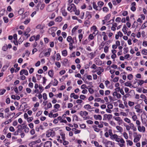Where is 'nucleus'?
I'll list each match as a JSON object with an SVG mask.
<instances>
[{
    "instance_id": "nucleus-8",
    "label": "nucleus",
    "mask_w": 147,
    "mask_h": 147,
    "mask_svg": "<svg viewBox=\"0 0 147 147\" xmlns=\"http://www.w3.org/2000/svg\"><path fill=\"white\" fill-rule=\"evenodd\" d=\"M140 108L141 106L139 104L136 105L134 107V108L136 110V112L139 114H141L143 112V109Z\"/></svg>"
},
{
    "instance_id": "nucleus-30",
    "label": "nucleus",
    "mask_w": 147,
    "mask_h": 147,
    "mask_svg": "<svg viewBox=\"0 0 147 147\" xmlns=\"http://www.w3.org/2000/svg\"><path fill=\"white\" fill-rule=\"evenodd\" d=\"M62 20V18L61 16H58L56 18L55 21L56 22H60Z\"/></svg>"
},
{
    "instance_id": "nucleus-21",
    "label": "nucleus",
    "mask_w": 147,
    "mask_h": 147,
    "mask_svg": "<svg viewBox=\"0 0 147 147\" xmlns=\"http://www.w3.org/2000/svg\"><path fill=\"white\" fill-rule=\"evenodd\" d=\"M55 3L53 2L52 3L50 4L49 5V7L51 9L49 11H51L54 10L55 9V7L54 6Z\"/></svg>"
},
{
    "instance_id": "nucleus-27",
    "label": "nucleus",
    "mask_w": 147,
    "mask_h": 147,
    "mask_svg": "<svg viewBox=\"0 0 147 147\" xmlns=\"http://www.w3.org/2000/svg\"><path fill=\"white\" fill-rule=\"evenodd\" d=\"M96 125H94L92 126V127L94 129V130L96 132H99L100 130V129Z\"/></svg>"
},
{
    "instance_id": "nucleus-29",
    "label": "nucleus",
    "mask_w": 147,
    "mask_h": 147,
    "mask_svg": "<svg viewBox=\"0 0 147 147\" xmlns=\"http://www.w3.org/2000/svg\"><path fill=\"white\" fill-rule=\"evenodd\" d=\"M111 16L110 13H109L106 15L104 18V19L106 21H107L110 18Z\"/></svg>"
},
{
    "instance_id": "nucleus-45",
    "label": "nucleus",
    "mask_w": 147,
    "mask_h": 147,
    "mask_svg": "<svg viewBox=\"0 0 147 147\" xmlns=\"http://www.w3.org/2000/svg\"><path fill=\"white\" fill-rule=\"evenodd\" d=\"M94 36L90 34L88 36V39L89 40H92L94 39Z\"/></svg>"
},
{
    "instance_id": "nucleus-50",
    "label": "nucleus",
    "mask_w": 147,
    "mask_h": 147,
    "mask_svg": "<svg viewBox=\"0 0 147 147\" xmlns=\"http://www.w3.org/2000/svg\"><path fill=\"white\" fill-rule=\"evenodd\" d=\"M39 88L40 90V91L39 92V93L41 94L42 92L44 90V89L43 88V87L41 85H39Z\"/></svg>"
},
{
    "instance_id": "nucleus-47",
    "label": "nucleus",
    "mask_w": 147,
    "mask_h": 147,
    "mask_svg": "<svg viewBox=\"0 0 147 147\" xmlns=\"http://www.w3.org/2000/svg\"><path fill=\"white\" fill-rule=\"evenodd\" d=\"M52 82H53V81H51V82L49 84L45 87V89H46L50 88L52 84Z\"/></svg>"
},
{
    "instance_id": "nucleus-39",
    "label": "nucleus",
    "mask_w": 147,
    "mask_h": 147,
    "mask_svg": "<svg viewBox=\"0 0 147 147\" xmlns=\"http://www.w3.org/2000/svg\"><path fill=\"white\" fill-rule=\"evenodd\" d=\"M127 28L126 25H123V28L122 29V31L123 32L125 33H126L127 32Z\"/></svg>"
},
{
    "instance_id": "nucleus-34",
    "label": "nucleus",
    "mask_w": 147,
    "mask_h": 147,
    "mask_svg": "<svg viewBox=\"0 0 147 147\" xmlns=\"http://www.w3.org/2000/svg\"><path fill=\"white\" fill-rule=\"evenodd\" d=\"M40 140H36L32 142H30L29 144V145H33L36 144L40 142Z\"/></svg>"
},
{
    "instance_id": "nucleus-9",
    "label": "nucleus",
    "mask_w": 147,
    "mask_h": 147,
    "mask_svg": "<svg viewBox=\"0 0 147 147\" xmlns=\"http://www.w3.org/2000/svg\"><path fill=\"white\" fill-rule=\"evenodd\" d=\"M112 115L111 114H105L103 116V120H109L112 119Z\"/></svg>"
},
{
    "instance_id": "nucleus-16",
    "label": "nucleus",
    "mask_w": 147,
    "mask_h": 147,
    "mask_svg": "<svg viewBox=\"0 0 147 147\" xmlns=\"http://www.w3.org/2000/svg\"><path fill=\"white\" fill-rule=\"evenodd\" d=\"M123 35L121 32L119 31L117 32V34H116L115 35V38L116 39H118L119 38V37H121L123 36Z\"/></svg>"
},
{
    "instance_id": "nucleus-12",
    "label": "nucleus",
    "mask_w": 147,
    "mask_h": 147,
    "mask_svg": "<svg viewBox=\"0 0 147 147\" xmlns=\"http://www.w3.org/2000/svg\"><path fill=\"white\" fill-rule=\"evenodd\" d=\"M104 71V69L102 67H98L97 68V71H96L97 74L100 75Z\"/></svg>"
},
{
    "instance_id": "nucleus-57",
    "label": "nucleus",
    "mask_w": 147,
    "mask_h": 147,
    "mask_svg": "<svg viewBox=\"0 0 147 147\" xmlns=\"http://www.w3.org/2000/svg\"><path fill=\"white\" fill-rule=\"evenodd\" d=\"M140 138H141L134 137V142L135 143H137L140 140Z\"/></svg>"
},
{
    "instance_id": "nucleus-41",
    "label": "nucleus",
    "mask_w": 147,
    "mask_h": 147,
    "mask_svg": "<svg viewBox=\"0 0 147 147\" xmlns=\"http://www.w3.org/2000/svg\"><path fill=\"white\" fill-rule=\"evenodd\" d=\"M78 26H76L72 29L71 30V33L73 34H74L75 31L78 29Z\"/></svg>"
},
{
    "instance_id": "nucleus-2",
    "label": "nucleus",
    "mask_w": 147,
    "mask_h": 147,
    "mask_svg": "<svg viewBox=\"0 0 147 147\" xmlns=\"http://www.w3.org/2000/svg\"><path fill=\"white\" fill-rule=\"evenodd\" d=\"M113 140H115L116 142H118V145L120 147H125V142L121 137L117 135Z\"/></svg>"
},
{
    "instance_id": "nucleus-61",
    "label": "nucleus",
    "mask_w": 147,
    "mask_h": 147,
    "mask_svg": "<svg viewBox=\"0 0 147 147\" xmlns=\"http://www.w3.org/2000/svg\"><path fill=\"white\" fill-rule=\"evenodd\" d=\"M126 142L127 143V145H129V146H131L133 144L132 142L130 140H127Z\"/></svg>"
},
{
    "instance_id": "nucleus-60",
    "label": "nucleus",
    "mask_w": 147,
    "mask_h": 147,
    "mask_svg": "<svg viewBox=\"0 0 147 147\" xmlns=\"http://www.w3.org/2000/svg\"><path fill=\"white\" fill-rule=\"evenodd\" d=\"M8 67V66L7 65H4L1 70V71L2 72L4 71Z\"/></svg>"
},
{
    "instance_id": "nucleus-64",
    "label": "nucleus",
    "mask_w": 147,
    "mask_h": 147,
    "mask_svg": "<svg viewBox=\"0 0 147 147\" xmlns=\"http://www.w3.org/2000/svg\"><path fill=\"white\" fill-rule=\"evenodd\" d=\"M24 9H20L18 11V13L20 15H22L24 12Z\"/></svg>"
},
{
    "instance_id": "nucleus-26",
    "label": "nucleus",
    "mask_w": 147,
    "mask_h": 147,
    "mask_svg": "<svg viewBox=\"0 0 147 147\" xmlns=\"http://www.w3.org/2000/svg\"><path fill=\"white\" fill-rule=\"evenodd\" d=\"M96 63L98 65H101L102 64V61L99 59H97L96 60Z\"/></svg>"
},
{
    "instance_id": "nucleus-20",
    "label": "nucleus",
    "mask_w": 147,
    "mask_h": 147,
    "mask_svg": "<svg viewBox=\"0 0 147 147\" xmlns=\"http://www.w3.org/2000/svg\"><path fill=\"white\" fill-rule=\"evenodd\" d=\"M93 117L95 120H101L102 119V117L100 115H94L93 116Z\"/></svg>"
},
{
    "instance_id": "nucleus-7",
    "label": "nucleus",
    "mask_w": 147,
    "mask_h": 147,
    "mask_svg": "<svg viewBox=\"0 0 147 147\" xmlns=\"http://www.w3.org/2000/svg\"><path fill=\"white\" fill-rule=\"evenodd\" d=\"M55 134V132L53 130L49 129L46 132V136L47 137H53Z\"/></svg>"
},
{
    "instance_id": "nucleus-32",
    "label": "nucleus",
    "mask_w": 147,
    "mask_h": 147,
    "mask_svg": "<svg viewBox=\"0 0 147 147\" xmlns=\"http://www.w3.org/2000/svg\"><path fill=\"white\" fill-rule=\"evenodd\" d=\"M134 137L141 138L142 136L141 134H138L137 132H134L133 133Z\"/></svg>"
},
{
    "instance_id": "nucleus-1",
    "label": "nucleus",
    "mask_w": 147,
    "mask_h": 147,
    "mask_svg": "<svg viewBox=\"0 0 147 147\" xmlns=\"http://www.w3.org/2000/svg\"><path fill=\"white\" fill-rule=\"evenodd\" d=\"M67 40L69 43V49L72 50L74 48L73 44L77 42L76 38V37L72 38L71 36H68L67 38Z\"/></svg>"
},
{
    "instance_id": "nucleus-3",
    "label": "nucleus",
    "mask_w": 147,
    "mask_h": 147,
    "mask_svg": "<svg viewBox=\"0 0 147 147\" xmlns=\"http://www.w3.org/2000/svg\"><path fill=\"white\" fill-rule=\"evenodd\" d=\"M102 143L106 147H114L115 143L112 141H108L106 139L103 140Z\"/></svg>"
},
{
    "instance_id": "nucleus-33",
    "label": "nucleus",
    "mask_w": 147,
    "mask_h": 147,
    "mask_svg": "<svg viewBox=\"0 0 147 147\" xmlns=\"http://www.w3.org/2000/svg\"><path fill=\"white\" fill-rule=\"evenodd\" d=\"M122 0H112V3L113 5H115L117 4L120 3Z\"/></svg>"
},
{
    "instance_id": "nucleus-19",
    "label": "nucleus",
    "mask_w": 147,
    "mask_h": 147,
    "mask_svg": "<svg viewBox=\"0 0 147 147\" xmlns=\"http://www.w3.org/2000/svg\"><path fill=\"white\" fill-rule=\"evenodd\" d=\"M52 145L51 141H48L46 142L44 144V147H51Z\"/></svg>"
},
{
    "instance_id": "nucleus-35",
    "label": "nucleus",
    "mask_w": 147,
    "mask_h": 147,
    "mask_svg": "<svg viewBox=\"0 0 147 147\" xmlns=\"http://www.w3.org/2000/svg\"><path fill=\"white\" fill-rule=\"evenodd\" d=\"M67 54V51L66 50H64L62 51V55L64 57L66 56Z\"/></svg>"
},
{
    "instance_id": "nucleus-18",
    "label": "nucleus",
    "mask_w": 147,
    "mask_h": 147,
    "mask_svg": "<svg viewBox=\"0 0 147 147\" xmlns=\"http://www.w3.org/2000/svg\"><path fill=\"white\" fill-rule=\"evenodd\" d=\"M23 74L27 76L28 74V71L26 70L22 69L21 70L20 72V75H22Z\"/></svg>"
},
{
    "instance_id": "nucleus-51",
    "label": "nucleus",
    "mask_w": 147,
    "mask_h": 147,
    "mask_svg": "<svg viewBox=\"0 0 147 147\" xmlns=\"http://www.w3.org/2000/svg\"><path fill=\"white\" fill-rule=\"evenodd\" d=\"M134 115H133L132 117V118L133 119V120L134 121H135L137 120L138 118L137 116L136 115H135V113H134Z\"/></svg>"
},
{
    "instance_id": "nucleus-17",
    "label": "nucleus",
    "mask_w": 147,
    "mask_h": 147,
    "mask_svg": "<svg viewBox=\"0 0 147 147\" xmlns=\"http://www.w3.org/2000/svg\"><path fill=\"white\" fill-rule=\"evenodd\" d=\"M57 119L59 121L60 123H66L67 122V121L65 119H64L62 118V117L61 116H59L57 117Z\"/></svg>"
},
{
    "instance_id": "nucleus-6",
    "label": "nucleus",
    "mask_w": 147,
    "mask_h": 147,
    "mask_svg": "<svg viewBox=\"0 0 147 147\" xmlns=\"http://www.w3.org/2000/svg\"><path fill=\"white\" fill-rule=\"evenodd\" d=\"M76 7L73 3H72L69 5L67 8L68 11H69L70 12L75 11L76 9Z\"/></svg>"
},
{
    "instance_id": "nucleus-48",
    "label": "nucleus",
    "mask_w": 147,
    "mask_h": 147,
    "mask_svg": "<svg viewBox=\"0 0 147 147\" xmlns=\"http://www.w3.org/2000/svg\"><path fill=\"white\" fill-rule=\"evenodd\" d=\"M52 82H53V81H51V82L49 84L45 87V89H46L50 88L52 84Z\"/></svg>"
},
{
    "instance_id": "nucleus-59",
    "label": "nucleus",
    "mask_w": 147,
    "mask_h": 147,
    "mask_svg": "<svg viewBox=\"0 0 147 147\" xmlns=\"http://www.w3.org/2000/svg\"><path fill=\"white\" fill-rule=\"evenodd\" d=\"M109 51V47L106 46L104 48V51L105 53H107Z\"/></svg>"
},
{
    "instance_id": "nucleus-46",
    "label": "nucleus",
    "mask_w": 147,
    "mask_h": 147,
    "mask_svg": "<svg viewBox=\"0 0 147 147\" xmlns=\"http://www.w3.org/2000/svg\"><path fill=\"white\" fill-rule=\"evenodd\" d=\"M123 16H127L128 14V11H123L121 12Z\"/></svg>"
},
{
    "instance_id": "nucleus-43",
    "label": "nucleus",
    "mask_w": 147,
    "mask_h": 147,
    "mask_svg": "<svg viewBox=\"0 0 147 147\" xmlns=\"http://www.w3.org/2000/svg\"><path fill=\"white\" fill-rule=\"evenodd\" d=\"M55 24V22L52 21H50L48 24V25L49 27L51 26H52L54 25Z\"/></svg>"
},
{
    "instance_id": "nucleus-42",
    "label": "nucleus",
    "mask_w": 147,
    "mask_h": 147,
    "mask_svg": "<svg viewBox=\"0 0 147 147\" xmlns=\"http://www.w3.org/2000/svg\"><path fill=\"white\" fill-rule=\"evenodd\" d=\"M6 91V90L5 89H0V96L4 94Z\"/></svg>"
},
{
    "instance_id": "nucleus-22",
    "label": "nucleus",
    "mask_w": 147,
    "mask_h": 147,
    "mask_svg": "<svg viewBox=\"0 0 147 147\" xmlns=\"http://www.w3.org/2000/svg\"><path fill=\"white\" fill-rule=\"evenodd\" d=\"M88 114V113L86 111H81L80 112V115L82 117L86 116Z\"/></svg>"
},
{
    "instance_id": "nucleus-37",
    "label": "nucleus",
    "mask_w": 147,
    "mask_h": 147,
    "mask_svg": "<svg viewBox=\"0 0 147 147\" xmlns=\"http://www.w3.org/2000/svg\"><path fill=\"white\" fill-rule=\"evenodd\" d=\"M53 81V82H52V85L54 86H57L58 83V81L55 78L54 80V81Z\"/></svg>"
},
{
    "instance_id": "nucleus-25",
    "label": "nucleus",
    "mask_w": 147,
    "mask_h": 147,
    "mask_svg": "<svg viewBox=\"0 0 147 147\" xmlns=\"http://www.w3.org/2000/svg\"><path fill=\"white\" fill-rule=\"evenodd\" d=\"M92 6L93 8L95 9L96 10H98V6L97 5L96 3L93 1L92 3Z\"/></svg>"
},
{
    "instance_id": "nucleus-56",
    "label": "nucleus",
    "mask_w": 147,
    "mask_h": 147,
    "mask_svg": "<svg viewBox=\"0 0 147 147\" xmlns=\"http://www.w3.org/2000/svg\"><path fill=\"white\" fill-rule=\"evenodd\" d=\"M56 60L57 61H59V60L61 59V56L59 54V53H58L56 54Z\"/></svg>"
},
{
    "instance_id": "nucleus-63",
    "label": "nucleus",
    "mask_w": 147,
    "mask_h": 147,
    "mask_svg": "<svg viewBox=\"0 0 147 147\" xmlns=\"http://www.w3.org/2000/svg\"><path fill=\"white\" fill-rule=\"evenodd\" d=\"M102 10L104 12L107 13L109 11V9L107 7H104L102 8Z\"/></svg>"
},
{
    "instance_id": "nucleus-55",
    "label": "nucleus",
    "mask_w": 147,
    "mask_h": 147,
    "mask_svg": "<svg viewBox=\"0 0 147 147\" xmlns=\"http://www.w3.org/2000/svg\"><path fill=\"white\" fill-rule=\"evenodd\" d=\"M120 113V114L123 116L126 117L128 115V114L127 113L123 112H121Z\"/></svg>"
},
{
    "instance_id": "nucleus-13",
    "label": "nucleus",
    "mask_w": 147,
    "mask_h": 147,
    "mask_svg": "<svg viewBox=\"0 0 147 147\" xmlns=\"http://www.w3.org/2000/svg\"><path fill=\"white\" fill-rule=\"evenodd\" d=\"M104 3L100 1H98L97 2V5L98 9V10H100L102 9V7L104 5Z\"/></svg>"
},
{
    "instance_id": "nucleus-28",
    "label": "nucleus",
    "mask_w": 147,
    "mask_h": 147,
    "mask_svg": "<svg viewBox=\"0 0 147 147\" xmlns=\"http://www.w3.org/2000/svg\"><path fill=\"white\" fill-rule=\"evenodd\" d=\"M23 127V128L22 129H24V131L25 133H28L29 131V129L28 127H27L26 125H24Z\"/></svg>"
},
{
    "instance_id": "nucleus-54",
    "label": "nucleus",
    "mask_w": 147,
    "mask_h": 147,
    "mask_svg": "<svg viewBox=\"0 0 147 147\" xmlns=\"http://www.w3.org/2000/svg\"><path fill=\"white\" fill-rule=\"evenodd\" d=\"M128 104L129 106L130 107L133 106L134 105V102L131 101H129Z\"/></svg>"
},
{
    "instance_id": "nucleus-11",
    "label": "nucleus",
    "mask_w": 147,
    "mask_h": 147,
    "mask_svg": "<svg viewBox=\"0 0 147 147\" xmlns=\"http://www.w3.org/2000/svg\"><path fill=\"white\" fill-rule=\"evenodd\" d=\"M82 31V29H79L78 31V33L79 34L78 35V37L80 42L81 41L82 39L83 36V34H82L81 33Z\"/></svg>"
},
{
    "instance_id": "nucleus-49",
    "label": "nucleus",
    "mask_w": 147,
    "mask_h": 147,
    "mask_svg": "<svg viewBox=\"0 0 147 147\" xmlns=\"http://www.w3.org/2000/svg\"><path fill=\"white\" fill-rule=\"evenodd\" d=\"M54 107L55 109L58 110L59 109L60 107V106L59 104H56L54 105Z\"/></svg>"
},
{
    "instance_id": "nucleus-62",
    "label": "nucleus",
    "mask_w": 147,
    "mask_h": 147,
    "mask_svg": "<svg viewBox=\"0 0 147 147\" xmlns=\"http://www.w3.org/2000/svg\"><path fill=\"white\" fill-rule=\"evenodd\" d=\"M33 119V118L32 117H28L27 119V121L28 123H30L32 121Z\"/></svg>"
},
{
    "instance_id": "nucleus-58",
    "label": "nucleus",
    "mask_w": 147,
    "mask_h": 147,
    "mask_svg": "<svg viewBox=\"0 0 147 147\" xmlns=\"http://www.w3.org/2000/svg\"><path fill=\"white\" fill-rule=\"evenodd\" d=\"M128 96L127 94H126L125 95H123V96H122V100L123 101H126V98L127 97H128Z\"/></svg>"
},
{
    "instance_id": "nucleus-36",
    "label": "nucleus",
    "mask_w": 147,
    "mask_h": 147,
    "mask_svg": "<svg viewBox=\"0 0 147 147\" xmlns=\"http://www.w3.org/2000/svg\"><path fill=\"white\" fill-rule=\"evenodd\" d=\"M117 129L118 130V131L120 132H122L123 131V129L122 127L119 126H116Z\"/></svg>"
},
{
    "instance_id": "nucleus-31",
    "label": "nucleus",
    "mask_w": 147,
    "mask_h": 147,
    "mask_svg": "<svg viewBox=\"0 0 147 147\" xmlns=\"http://www.w3.org/2000/svg\"><path fill=\"white\" fill-rule=\"evenodd\" d=\"M91 30H93L95 32H98V30H97V28L96 26L95 25L93 26L92 27L90 28Z\"/></svg>"
},
{
    "instance_id": "nucleus-10",
    "label": "nucleus",
    "mask_w": 147,
    "mask_h": 147,
    "mask_svg": "<svg viewBox=\"0 0 147 147\" xmlns=\"http://www.w3.org/2000/svg\"><path fill=\"white\" fill-rule=\"evenodd\" d=\"M84 108L86 110H88L89 111H93V110H91V109L94 108V107L91 108V106L89 104H87L84 105Z\"/></svg>"
},
{
    "instance_id": "nucleus-53",
    "label": "nucleus",
    "mask_w": 147,
    "mask_h": 147,
    "mask_svg": "<svg viewBox=\"0 0 147 147\" xmlns=\"http://www.w3.org/2000/svg\"><path fill=\"white\" fill-rule=\"evenodd\" d=\"M42 97L44 99L46 100L47 99V95L46 93H44L43 94Z\"/></svg>"
},
{
    "instance_id": "nucleus-38",
    "label": "nucleus",
    "mask_w": 147,
    "mask_h": 147,
    "mask_svg": "<svg viewBox=\"0 0 147 147\" xmlns=\"http://www.w3.org/2000/svg\"><path fill=\"white\" fill-rule=\"evenodd\" d=\"M147 27V21H146L142 26L141 27V29H144Z\"/></svg>"
},
{
    "instance_id": "nucleus-4",
    "label": "nucleus",
    "mask_w": 147,
    "mask_h": 147,
    "mask_svg": "<svg viewBox=\"0 0 147 147\" xmlns=\"http://www.w3.org/2000/svg\"><path fill=\"white\" fill-rule=\"evenodd\" d=\"M60 135L61 137L58 136L57 137V140L60 143H63V141L65 139V134L64 133L61 132L60 133Z\"/></svg>"
},
{
    "instance_id": "nucleus-52",
    "label": "nucleus",
    "mask_w": 147,
    "mask_h": 147,
    "mask_svg": "<svg viewBox=\"0 0 147 147\" xmlns=\"http://www.w3.org/2000/svg\"><path fill=\"white\" fill-rule=\"evenodd\" d=\"M88 90L89 93L91 94H92L94 92V90L91 88H88Z\"/></svg>"
},
{
    "instance_id": "nucleus-44",
    "label": "nucleus",
    "mask_w": 147,
    "mask_h": 147,
    "mask_svg": "<svg viewBox=\"0 0 147 147\" xmlns=\"http://www.w3.org/2000/svg\"><path fill=\"white\" fill-rule=\"evenodd\" d=\"M123 119L125 122L128 123H130L131 122L130 120L127 117H125Z\"/></svg>"
},
{
    "instance_id": "nucleus-14",
    "label": "nucleus",
    "mask_w": 147,
    "mask_h": 147,
    "mask_svg": "<svg viewBox=\"0 0 147 147\" xmlns=\"http://www.w3.org/2000/svg\"><path fill=\"white\" fill-rule=\"evenodd\" d=\"M138 131L140 132L144 133L145 131V128L144 126H141V125L138 126Z\"/></svg>"
},
{
    "instance_id": "nucleus-23",
    "label": "nucleus",
    "mask_w": 147,
    "mask_h": 147,
    "mask_svg": "<svg viewBox=\"0 0 147 147\" xmlns=\"http://www.w3.org/2000/svg\"><path fill=\"white\" fill-rule=\"evenodd\" d=\"M51 49L49 48L48 49V51L46 52L45 53V56L46 57H49L50 55V53L51 52Z\"/></svg>"
},
{
    "instance_id": "nucleus-15",
    "label": "nucleus",
    "mask_w": 147,
    "mask_h": 147,
    "mask_svg": "<svg viewBox=\"0 0 147 147\" xmlns=\"http://www.w3.org/2000/svg\"><path fill=\"white\" fill-rule=\"evenodd\" d=\"M113 95L114 97H116L117 99L120 98L121 97V94L117 92H114L113 93Z\"/></svg>"
},
{
    "instance_id": "nucleus-40",
    "label": "nucleus",
    "mask_w": 147,
    "mask_h": 147,
    "mask_svg": "<svg viewBox=\"0 0 147 147\" xmlns=\"http://www.w3.org/2000/svg\"><path fill=\"white\" fill-rule=\"evenodd\" d=\"M61 13L62 15L64 16H66L67 15V13L64 9H61Z\"/></svg>"
},
{
    "instance_id": "nucleus-5",
    "label": "nucleus",
    "mask_w": 147,
    "mask_h": 147,
    "mask_svg": "<svg viewBox=\"0 0 147 147\" xmlns=\"http://www.w3.org/2000/svg\"><path fill=\"white\" fill-rule=\"evenodd\" d=\"M57 27L53 26L50 28L49 29V33L51 34L53 37H54L56 35L55 32L57 30Z\"/></svg>"
},
{
    "instance_id": "nucleus-24",
    "label": "nucleus",
    "mask_w": 147,
    "mask_h": 147,
    "mask_svg": "<svg viewBox=\"0 0 147 147\" xmlns=\"http://www.w3.org/2000/svg\"><path fill=\"white\" fill-rule=\"evenodd\" d=\"M48 74L50 77L53 78L54 76L53 71L52 69L49 71L48 72Z\"/></svg>"
}]
</instances>
